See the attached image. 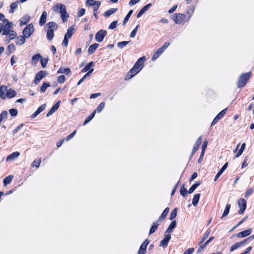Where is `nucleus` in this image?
<instances>
[{"label": "nucleus", "mask_w": 254, "mask_h": 254, "mask_svg": "<svg viewBox=\"0 0 254 254\" xmlns=\"http://www.w3.org/2000/svg\"><path fill=\"white\" fill-rule=\"evenodd\" d=\"M12 30V24L9 22L8 19H4L2 22H0V33L2 32V35H8Z\"/></svg>", "instance_id": "obj_1"}, {"label": "nucleus", "mask_w": 254, "mask_h": 254, "mask_svg": "<svg viewBox=\"0 0 254 254\" xmlns=\"http://www.w3.org/2000/svg\"><path fill=\"white\" fill-rule=\"evenodd\" d=\"M251 76V72H249L246 73L242 74L239 77L237 86L238 87H243L245 86Z\"/></svg>", "instance_id": "obj_2"}, {"label": "nucleus", "mask_w": 254, "mask_h": 254, "mask_svg": "<svg viewBox=\"0 0 254 254\" xmlns=\"http://www.w3.org/2000/svg\"><path fill=\"white\" fill-rule=\"evenodd\" d=\"M34 28L32 24H29L26 26L23 30V36L26 38H28L34 32Z\"/></svg>", "instance_id": "obj_3"}, {"label": "nucleus", "mask_w": 254, "mask_h": 254, "mask_svg": "<svg viewBox=\"0 0 254 254\" xmlns=\"http://www.w3.org/2000/svg\"><path fill=\"white\" fill-rule=\"evenodd\" d=\"M107 33V31L105 30H99L95 35V40L98 42H102Z\"/></svg>", "instance_id": "obj_4"}, {"label": "nucleus", "mask_w": 254, "mask_h": 254, "mask_svg": "<svg viewBox=\"0 0 254 254\" xmlns=\"http://www.w3.org/2000/svg\"><path fill=\"white\" fill-rule=\"evenodd\" d=\"M238 204L239 207L240 208V210L239 211V213L240 214H242L244 213V211L245 210V209L246 208V204H247L246 201L243 198H241L238 200Z\"/></svg>", "instance_id": "obj_5"}, {"label": "nucleus", "mask_w": 254, "mask_h": 254, "mask_svg": "<svg viewBox=\"0 0 254 254\" xmlns=\"http://www.w3.org/2000/svg\"><path fill=\"white\" fill-rule=\"evenodd\" d=\"M186 15L184 14L177 13L174 16V20L176 24H181L185 19Z\"/></svg>", "instance_id": "obj_6"}, {"label": "nucleus", "mask_w": 254, "mask_h": 254, "mask_svg": "<svg viewBox=\"0 0 254 254\" xmlns=\"http://www.w3.org/2000/svg\"><path fill=\"white\" fill-rule=\"evenodd\" d=\"M145 59L146 58L145 57H142L141 58H139L137 62L134 64V65H133L134 68H137L138 69L140 70L143 66V64L144 62Z\"/></svg>", "instance_id": "obj_7"}, {"label": "nucleus", "mask_w": 254, "mask_h": 254, "mask_svg": "<svg viewBox=\"0 0 254 254\" xmlns=\"http://www.w3.org/2000/svg\"><path fill=\"white\" fill-rule=\"evenodd\" d=\"M8 91L7 87L5 85H1L0 87V97L2 100H5L7 98V93Z\"/></svg>", "instance_id": "obj_8"}, {"label": "nucleus", "mask_w": 254, "mask_h": 254, "mask_svg": "<svg viewBox=\"0 0 254 254\" xmlns=\"http://www.w3.org/2000/svg\"><path fill=\"white\" fill-rule=\"evenodd\" d=\"M46 75V73L44 71H40L36 75L34 82L35 84H38L40 80Z\"/></svg>", "instance_id": "obj_9"}, {"label": "nucleus", "mask_w": 254, "mask_h": 254, "mask_svg": "<svg viewBox=\"0 0 254 254\" xmlns=\"http://www.w3.org/2000/svg\"><path fill=\"white\" fill-rule=\"evenodd\" d=\"M227 110V109L226 108L221 111L213 120L211 123V126L215 125L219 120L222 118L224 115L226 114Z\"/></svg>", "instance_id": "obj_10"}, {"label": "nucleus", "mask_w": 254, "mask_h": 254, "mask_svg": "<svg viewBox=\"0 0 254 254\" xmlns=\"http://www.w3.org/2000/svg\"><path fill=\"white\" fill-rule=\"evenodd\" d=\"M65 7V6L64 4L62 3H57L53 7L52 9L54 12L60 13L61 11L64 9Z\"/></svg>", "instance_id": "obj_11"}, {"label": "nucleus", "mask_w": 254, "mask_h": 254, "mask_svg": "<svg viewBox=\"0 0 254 254\" xmlns=\"http://www.w3.org/2000/svg\"><path fill=\"white\" fill-rule=\"evenodd\" d=\"M86 4L89 6H96V8L95 10H97L101 5L100 1H95L94 0H87Z\"/></svg>", "instance_id": "obj_12"}, {"label": "nucleus", "mask_w": 254, "mask_h": 254, "mask_svg": "<svg viewBox=\"0 0 254 254\" xmlns=\"http://www.w3.org/2000/svg\"><path fill=\"white\" fill-rule=\"evenodd\" d=\"M20 155V153L19 152L16 151L10 154H9L6 158V161L7 162L10 161L12 160H14L16 158H18Z\"/></svg>", "instance_id": "obj_13"}, {"label": "nucleus", "mask_w": 254, "mask_h": 254, "mask_svg": "<svg viewBox=\"0 0 254 254\" xmlns=\"http://www.w3.org/2000/svg\"><path fill=\"white\" fill-rule=\"evenodd\" d=\"M252 233V229H249L246 230L242 231L240 233H239L237 236L238 238H244L245 237H247L249 235H250Z\"/></svg>", "instance_id": "obj_14"}, {"label": "nucleus", "mask_w": 254, "mask_h": 254, "mask_svg": "<svg viewBox=\"0 0 254 254\" xmlns=\"http://www.w3.org/2000/svg\"><path fill=\"white\" fill-rule=\"evenodd\" d=\"M139 71L140 70L138 69L137 68H134V67L133 66V67L129 70V71L128 72L127 74L128 78L130 79L131 77H133L138 72H139Z\"/></svg>", "instance_id": "obj_15"}, {"label": "nucleus", "mask_w": 254, "mask_h": 254, "mask_svg": "<svg viewBox=\"0 0 254 254\" xmlns=\"http://www.w3.org/2000/svg\"><path fill=\"white\" fill-rule=\"evenodd\" d=\"M201 138L202 137L200 136L196 141L192 151V155L195 153V152L198 149L201 143Z\"/></svg>", "instance_id": "obj_16"}, {"label": "nucleus", "mask_w": 254, "mask_h": 254, "mask_svg": "<svg viewBox=\"0 0 254 254\" xmlns=\"http://www.w3.org/2000/svg\"><path fill=\"white\" fill-rule=\"evenodd\" d=\"M214 239V237H211L208 240L206 241L204 244H201V245H199V248L198 249L197 251V253L201 252L202 250L213 240Z\"/></svg>", "instance_id": "obj_17"}, {"label": "nucleus", "mask_w": 254, "mask_h": 254, "mask_svg": "<svg viewBox=\"0 0 254 254\" xmlns=\"http://www.w3.org/2000/svg\"><path fill=\"white\" fill-rule=\"evenodd\" d=\"M60 13L61 14V17L64 22H66L67 20V19L69 17V15L66 11V7L64 9L61 11Z\"/></svg>", "instance_id": "obj_18"}, {"label": "nucleus", "mask_w": 254, "mask_h": 254, "mask_svg": "<svg viewBox=\"0 0 254 254\" xmlns=\"http://www.w3.org/2000/svg\"><path fill=\"white\" fill-rule=\"evenodd\" d=\"M228 165V163L227 162L221 168V169L219 171V172L217 173V174L215 176V178H214V181H217V180L219 178V177L223 173V172L224 171V170L227 168Z\"/></svg>", "instance_id": "obj_19"}, {"label": "nucleus", "mask_w": 254, "mask_h": 254, "mask_svg": "<svg viewBox=\"0 0 254 254\" xmlns=\"http://www.w3.org/2000/svg\"><path fill=\"white\" fill-rule=\"evenodd\" d=\"M42 58V56L39 54H37L35 55H34L32 57V59H31V64H33V65H36L37 63L38 62L39 60L40 59H41Z\"/></svg>", "instance_id": "obj_20"}, {"label": "nucleus", "mask_w": 254, "mask_h": 254, "mask_svg": "<svg viewBox=\"0 0 254 254\" xmlns=\"http://www.w3.org/2000/svg\"><path fill=\"white\" fill-rule=\"evenodd\" d=\"M25 37L23 36H19L16 39L15 43L17 45L21 46L25 42Z\"/></svg>", "instance_id": "obj_21"}, {"label": "nucleus", "mask_w": 254, "mask_h": 254, "mask_svg": "<svg viewBox=\"0 0 254 254\" xmlns=\"http://www.w3.org/2000/svg\"><path fill=\"white\" fill-rule=\"evenodd\" d=\"M47 15V14L46 11H43L39 21V24L40 26H43L45 24L46 22Z\"/></svg>", "instance_id": "obj_22"}, {"label": "nucleus", "mask_w": 254, "mask_h": 254, "mask_svg": "<svg viewBox=\"0 0 254 254\" xmlns=\"http://www.w3.org/2000/svg\"><path fill=\"white\" fill-rule=\"evenodd\" d=\"M94 66V63L93 62H90L88 63L85 67L82 69V72H85L87 71H89L90 69L93 68L92 67Z\"/></svg>", "instance_id": "obj_23"}, {"label": "nucleus", "mask_w": 254, "mask_h": 254, "mask_svg": "<svg viewBox=\"0 0 254 254\" xmlns=\"http://www.w3.org/2000/svg\"><path fill=\"white\" fill-rule=\"evenodd\" d=\"M151 6V4L149 3L148 4L145 5L144 6H143L141 9V10L139 11V12L138 13V14L137 15V17L138 18L140 16H141V15H142L146 11H147L148 10V9L149 8V7Z\"/></svg>", "instance_id": "obj_24"}, {"label": "nucleus", "mask_w": 254, "mask_h": 254, "mask_svg": "<svg viewBox=\"0 0 254 254\" xmlns=\"http://www.w3.org/2000/svg\"><path fill=\"white\" fill-rule=\"evenodd\" d=\"M117 10V8H110L107 11H106L103 15L105 17H109V16L111 15L112 14L115 13Z\"/></svg>", "instance_id": "obj_25"}, {"label": "nucleus", "mask_w": 254, "mask_h": 254, "mask_svg": "<svg viewBox=\"0 0 254 254\" xmlns=\"http://www.w3.org/2000/svg\"><path fill=\"white\" fill-rule=\"evenodd\" d=\"M74 29L72 26L70 27L67 31L66 33L65 34L64 37L70 39L73 34L74 33Z\"/></svg>", "instance_id": "obj_26"}, {"label": "nucleus", "mask_w": 254, "mask_h": 254, "mask_svg": "<svg viewBox=\"0 0 254 254\" xmlns=\"http://www.w3.org/2000/svg\"><path fill=\"white\" fill-rule=\"evenodd\" d=\"M163 51L160 49H158L153 54L152 60L155 61L162 53Z\"/></svg>", "instance_id": "obj_27"}, {"label": "nucleus", "mask_w": 254, "mask_h": 254, "mask_svg": "<svg viewBox=\"0 0 254 254\" xmlns=\"http://www.w3.org/2000/svg\"><path fill=\"white\" fill-rule=\"evenodd\" d=\"M14 176L13 175H9L8 177H5L3 180V184L4 186H6L7 184H9L12 181Z\"/></svg>", "instance_id": "obj_28"}, {"label": "nucleus", "mask_w": 254, "mask_h": 254, "mask_svg": "<svg viewBox=\"0 0 254 254\" xmlns=\"http://www.w3.org/2000/svg\"><path fill=\"white\" fill-rule=\"evenodd\" d=\"M99 45L98 44H94L92 45H91L88 50V53L89 54H91L94 53L95 50L97 49V48L98 47Z\"/></svg>", "instance_id": "obj_29"}, {"label": "nucleus", "mask_w": 254, "mask_h": 254, "mask_svg": "<svg viewBox=\"0 0 254 254\" xmlns=\"http://www.w3.org/2000/svg\"><path fill=\"white\" fill-rule=\"evenodd\" d=\"M16 95V92L13 89L9 88L8 89L7 93V98H11Z\"/></svg>", "instance_id": "obj_30"}, {"label": "nucleus", "mask_w": 254, "mask_h": 254, "mask_svg": "<svg viewBox=\"0 0 254 254\" xmlns=\"http://www.w3.org/2000/svg\"><path fill=\"white\" fill-rule=\"evenodd\" d=\"M176 227V221L175 220L173 221L171 224H170L169 226L168 227V229L166 231L167 233H171L173 231V230Z\"/></svg>", "instance_id": "obj_31"}, {"label": "nucleus", "mask_w": 254, "mask_h": 254, "mask_svg": "<svg viewBox=\"0 0 254 254\" xmlns=\"http://www.w3.org/2000/svg\"><path fill=\"white\" fill-rule=\"evenodd\" d=\"M200 196V193H197L194 195L192 202V204L194 206H196L197 205L199 200Z\"/></svg>", "instance_id": "obj_32"}, {"label": "nucleus", "mask_w": 254, "mask_h": 254, "mask_svg": "<svg viewBox=\"0 0 254 254\" xmlns=\"http://www.w3.org/2000/svg\"><path fill=\"white\" fill-rule=\"evenodd\" d=\"M48 26V29L52 30V31H54L57 29L58 25L54 22H50L47 24Z\"/></svg>", "instance_id": "obj_33"}, {"label": "nucleus", "mask_w": 254, "mask_h": 254, "mask_svg": "<svg viewBox=\"0 0 254 254\" xmlns=\"http://www.w3.org/2000/svg\"><path fill=\"white\" fill-rule=\"evenodd\" d=\"M29 20H30V17L28 15H26L24 16L20 20V25H22L26 24L29 22Z\"/></svg>", "instance_id": "obj_34"}, {"label": "nucleus", "mask_w": 254, "mask_h": 254, "mask_svg": "<svg viewBox=\"0 0 254 254\" xmlns=\"http://www.w3.org/2000/svg\"><path fill=\"white\" fill-rule=\"evenodd\" d=\"M70 69L69 68H62L61 67L58 71V73H65L69 74L70 73Z\"/></svg>", "instance_id": "obj_35"}, {"label": "nucleus", "mask_w": 254, "mask_h": 254, "mask_svg": "<svg viewBox=\"0 0 254 254\" xmlns=\"http://www.w3.org/2000/svg\"><path fill=\"white\" fill-rule=\"evenodd\" d=\"M244 245L242 241L236 243L234 244L233 245H232L230 248V251L232 252L234 250L238 249V248L240 247L242 245Z\"/></svg>", "instance_id": "obj_36"}, {"label": "nucleus", "mask_w": 254, "mask_h": 254, "mask_svg": "<svg viewBox=\"0 0 254 254\" xmlns=\"http://www.w3.org/2000/svg\"><path fill=\"white\" fill-rule=\"evenodd\" d=\"M54 36V31L48 29L47 31V38L48 40H52Z\"/></svg>", "instance_id": "obj_37"}, {"label": "nucleus", "mask_w": 254, "mask_h": 254, "mask_svg": "<svg viewBox=\"0 0 254 254\" xmlns=\"http://www.w3.org/2000/svg\"><path fill=\"white\" fill-rule=\"evenodd\" d=\"M18 3H19V2L18 1H17L16 2L12 3L11 4V5L10 6V9L9 10L10 13H13L14 12V10L17 8V7L18 6Z\"/></svg>", "instance_id": "obj_38"}, {"label": "nucleus", "mask_w": 254, "mask_h": 254, "mask_svg": "<svg viewBox=\"0 0 254 254\" xmlns=\"http://www.w3.org/2000/svg\"><path fill=\"white\" fill-rule=\"evenodd\" d=\"M200 183L198 182H197L193 184L189 189L188 193L190 194L192 193L194 191V190L200 185Z\"/></svg>", "instance_id": "obj_39"}, {"label": "nucleus", "mask_w": 254, "mask_h": 254, "mask_svg": "<svg viewBox=\"0 0 254 254\" xmlns=\"http://www.w3.org/2000/svg\"><path fill=\"white\" fill-rule=\"evenodd\" d=\"M245 147H246V143H243L242 144L240 149L238 151L237 154L236 155V158L239 157L240 156H241L242 155V154L243 153L244 150L245 149Z\"/></svg>", "instance_id": "obj_40"}, {"label": "nucleus", "mask_w": 254, "mask_h": 254, "mask_svg": "<svg viewBox=\"0 0 254 254\" xmlns=\"http://www.w3.org/2000/svg\"><path fill=\"white\" fill-rule=\"evenodd\" d=\"M230 207H231V205L230 204H227L226 205L225 209V210L223 212V213L222 214V217H221L222 218L224 217H225V216H226L229 214Z\"/></svg>", "instance_id": "obj_41"}, {"label": "nucleus", "mask_w": 254, "mask_h": 254, "mask_svg": "<svg viewBox=\"0 0 254 254\" xmlns=\"http://www.w3.org/2000/svg\"><path fill=\"white\" fill-rule=\"evenodd\" d=\"M96 111H94L90 116H89L86 119L84 122L83 125H85L88 123H89L94 117Z\"/></svg>", "instance_id": "obj_42"}, {"label": "nucleus", "mask_w": 254, "mask_h": 254, "mask_svg": "<svg viewBox=\"0 0 254 254\" xmlns=\"http://www.w3.org/2000/svg\"><path fill=\"white\" fill-rule=\"evenodd\" d=\"M169 208L167 207L166 208H165V209L162 212L161 217H160V220H164L166 218V217L169 212Z\"/></svg>", "instance_id": "obj_43"}, {"label": "nucleus", "mask_w": 254, "mask_h": 254, "mask_svg": "<svg viewBox=\"0 0 254 254\" xmlns=\"http://www.w3.org/2000/svg\"><path fill=\"white\" fill-rule=\"evenodd\" d=\"M50 84L48 83L44 82L43 83L42 85L40 87V91L42 92H44L46 91V89L49 87Z\"/></svg>", "instance_id": "obj_44"}, {"label": "nucleus", "mask_w": 254, "mask_h": 254, "mask_svg": "<svg viewBox=\"0 0 254 254\" xmlns=\"http://www.w3.org/2000/svg\"><path fill=\"white\" fill-rule=\"evenodd\" d=\"M129 43V41H123L118 43V47L120 49H123L126 47Z\"/></svg>", "instance_id": "obj_45"}, {"label": "nucleus", "mask_w": 254, "mask_h": 254, "mask_svg": "<svg viewBox=\"0 0 254 254\" xmlns=\"http://www.w3.org/2000/svg\"><path fill=\"white\" fill-rule=\"evenodd\" d=\"M41 162V159L35 160L32 163V166L38 168L39 167V166L40 165Z\"/></svg>", "instance_id": "obj_46"}, {"label": "nucleus", "mask_w": 254, "mask_h": 254, "mask_svg": "<svg viewBox=\"0 0 254 254\" xmlns=\"http://www.w3.org/2000/svg\"><path fill=\"white\" fill-rule=\"evenodd\" d=\"M254 239V235L250 236L249 237L247 238V239L244 240L242 241L243 244H246V243H249L251 242H252Z\"/></svg>", "instance_id": "obj_47"}, {"label": "nucleus", "mask_w": 254, "mask_h": 254, "mask_svg": "<svg viewBox=\"0 0 254 254\" xmlns=\"http://www.w3.org/2000/svg\"><path fill=\"white\" fill-rule=\"evenodd\" d=\"M104 107H105V103L104 102H102L98 106L96 110H95V111H96V112L97 111L98 113H100L104 108Z\"/></svg>", "instance_id": "obj_48"}, {"label": "nucleus", "mask_w": 254, "mask_h": 254, "mask_svg": "<svg viewBox=\"0 0 254 254\" xmlns=\"http://www.w3.org/2000/svg\"><path fill=\"white\" fill-rule=\"evenodd\" d=\"M58 109L56 108L54 106L51 109V110L49 111V112L47 114V117H48L52 115H53L54 112L57 111Z\"/></svg>", "instance_id": "obj_49"}, {"label": "nucleus", "mask_w": 254, "mask_h": 254, "mask_svg": "<svg viewBox=\"0 0 254 254\" xmlns=\"http://www.w3.org/2000/svg\"><path fill=\"white\" fill-rule=\"evenodd\" d=\"M139 27V25H137L136 27L132 30V31L131 32L130 34V37L131 38H134L135 36V35L136 34L137 29Z\"/></svg>", "instance_id": "obj_50"}, {"label": "nucleus", "mask_w": 254, "mask_h": 254, "mask_svg": "<svg viewBox=\"0 0 254 254\" xmlns=\"http://www.w3.org/2000/svg\"><path fill=\"white\" fill-rule=\"evenodd\" d=\"M132 12H133V10H130L128 12L127 14L126 15V16L124 18V24L128 20V19L129 18V17H130V15H131Z\"/></svg>", "instance_id": "obj_51"}, {"label": "nucleus", "mask_w": 254, "mask_h": 254, "mask_svg": "<svg viewBox=\"0 0 254 254\" xmlns=\"http://www.w3.org/2000/svg\"><path fill=\"white\" fill-rule=\"evenodd\" d=\"M209 234H210V231H208L206 232V233L204 234L203 238H202L201 241L200 242L199 245H201V244L208 238Z\"/></svg>", "instance_id": "obj_52"}, {"label": "nucleus", "mask_w": 254, "mask_h": 254, "mask_svg": "<svg viewBox=\"0 0 254 254\" xmlns=\"http://www.w3.org/2000/svg\"><path fill=\"white\" fill-rule=\"evenodd\" d=\"M168 242H169L168 241H167V240L163 239L161 241L160 246H162L164 248H165L167 247V246H168Z\"/></svg>", "instance_id": "obj_53"}, {"label": "nucleus", "mask_w": 254, "mask_h": 254, "mask_svg": "<svg viewBox=\"0 0 254 254\" xmlns=\"http://www.w3.org/2000/svg\"><path fill=\"white\" fill-rule=\"evenodd\" d=\"M146 251V248L142 247L141 245L140 249L138 251V254H145Z\"/></svg>", "instance_id": "obj_54"}, {"label": "nucleus", "mask_w": 254, "mask_h": 254, "mask_svg": "<svg viewBox=\"0 0 254 254\" xmlns=\"http://www.w3.org/2000/svg\"><path fill=\"white\" fill-rule=\"evenodd\" d=\"M8 35L9 36L10 39H13L16 36V33L13 30H11Z\"/></svg>", "instance_id": "obj_55"}, {"label": "nucleus", "mask_w": 254, "mask_h": 254, "mask_svg": "<svg viewBox=\"0 0 254 254\" xmlns=\"http://www.w3.org/2000/svg\"><path fill=\"white\" fill-rule=\"evenodd\" d=\"M9 113L12 117H15L17 115V110L15 109H11L9 110Z\"/></svg>", "instance_id": "obj_56"}, {"label": "nucleus", "mask_w": 254, "mask_h": 254, "mask_svg": "<svg viewBox=\"0 0 254 254\" xmlns=\"http://www.w3.org/2000/svg\"><path fill=\"white\" fill-rule=\"evenodd\" d=\"M117 22H118L117 21H114L112 22L110 24V25L109 26V29H115L116 27V26H117Z\"/></svg>", "instance_id": "obj_57"}, {"label": "nucleus", "mask_w": 254, "mask_h": 254, "mask_svg": "<svg viewBox=\"0 0 254 254\" xmlns=\"http://www.w3.org/2000/svg\"><path fill=\"white\" fill-rule=\"evenodd\" d=\"M46 106V105L45 104L41 105L36 110L37 112H38L39 114L41 113L45 109Z\"/></svg>", "instance_id": "obj_58"}, {"label": "nucleus", "mask_w": 254, "mask_h": 254, "mask_svg": "<svg viewBox=\"0 0 254 254\" xmlns=\"http://www.w3.org/2000/svg\"><path fill=\"white\" fill-rule=\"evenodd\" d=\"M176 215H177V210H176V209L175 208L171 212V213L170 215V219L171 220H172L173 219H174V218L176 217Z\"/></svg>", "instance_id": "obj_59"}, {"label": "nucleus", "mask_w": 254, "mask_h": 254, "mask_svg": "<svg viewBox=\"0 0 254 254\" xmlns=\"http://www.w3.org/2000/svg\"><path fill=\"white\" fill-rule=\"evenodd\" d=\"M48 59H41V64L43 67H45L48 63Z\"/></svg>", "instance_id": "obj_60"}, {"label": "nucleus", "mask_w": 254, "mask_h": 254, "mask_svg": "<svg viewBox=\"0 0 254 254\" xmlns=\"http://www.w3.org/2000/svg\"><path fill=\"white\" fill-rule=\"evenodd\" d=\"M86 10L84 8H81L79 10L77 16L78 17L82 16L85 13Z\"/></svg>", "instance_id": "obj_61"}, {"label": "nucleus", "mask_w": 254, "mask_h": 254, "mask_svg": "<svg viewBox=\"0 0 254 254\" xmlns=\"http://www.w3.org/2000/svg\"><path fill=\"white\" fill-rule=\"evenodd\" d=\"M157 226H158L157 225H156V224H154L151 227V228L150 229L149 234H151L154 233L157 229Z\"/></svg>", "instance_id": "obj_62"}, {"label": "nucleus", "mask_w": 254, "mask_h": 254, "mask_svg": "<svg viewBox=\"0 0 254 254\" xmlns=\"http://www.w3.org/2000/svg\"><path fill=\"white\" fill-rule=\"evenodd\" d=\"M65 81V76L64 75H60L58 79V81L59 83H63Z\"/></svg>", "instance_id": "obj_63"}, {"label": "nucleus", "mask_w": 254, "mask_h": 254, "mask_svg": "<svg viewBox=\"0 0 254 254\" xmlns=\"http://www.w3.org/2000/svg\"><path fill=\"white\" fill-rule=\"evenodd\" d=\"M187 189L184 188V187H182L180 190V193L182 195L185 196L187 194Z\"/></svg>", "instance_id": "obj_64"}]
</instances>
